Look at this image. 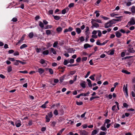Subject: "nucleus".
I'll list each match as a JSON object with an SVG mask.
<instances>
[{"label": "nucleus", "instance_id": "1", "mask_svg": "<svg viewBox=\"0 0 135 135\" xmlns=\"http://www.w3.org/2000/svg\"><path fill=\"white\" fill-rule=\"evenodd\" d=\"M95 20L93 19H92L91 23L92 26H91V27L92 28H93L94 27L98 28L99 26V24L96 23H95Z\"/></svg>", "mask_w": 135, "mask_h": 135}, {"label": "nucleus", "instance_id": "2", "mask_svg": "<svg viewBox=\"0 0 135 135\" xmlns=\"http://www.w3.org/2000/svg\"><path fill=\"white\" fill-rule=\"evenodd\" d=\"M128 51L130 53H133L135 52V51L134 50L132 46V45H129L128 47Z\"/></svg>", "mask_w": 135, "mask_h": 135}, {"label": "nucleus", "instance_id": "3", "mask_svg": "<svg viewBox=\"0 0 135 135\" xmlns=\"http://www.w3.org/2000/svg\"><path fill=\"white\" fill-rule=\"evenodd\" d=\"M135 24V21L134 19V18H132L131 19L130 21L128 22V25H133Z\"/></svg>", "mask_w": 135, "mask_h": 135}, {"label": "nucleus", "instance_id": "4", "mask_svg": "<svg viewBox=\"0 0 135 135\" xmlns=\"http://www.w3.org/2000/svg\"><path fill=\"white\" fill-rule=\"evenodd\" d=\"M112 25L109 22H107L104 24V27L106 28H108L109 27H111Z\"/></svg>", "mask_w": 135, "mask_h": 135}, {"label": "nucleus", "instance_id": "5", "mask_svg": "<svg viewBox=\"0 0 135 135\" xmlns=\"http://www.w3.org/2000/svg\"><path fill=\"white\" fill-rule=\"evenodd\" d=\"M127 87H128V85L126 84V86L125 85H124L123 86V90L124 92L125 93H128V89H127Z\"/></svg>", "mask_w": 135, "mask_h": 135}, {"label": "nucleus", "instance_id": "6", "mask_svg": "<svg viewBox=\"0 0 135 135\" xmlns=\"http://www.w3.org/2000/svg\"><path fill=\"white\" fill-rule=\"evenodd\" d=\"M80 133L81 135H87V132L85 130H83L80 131Z\"/></svg>", "mask_w": 135, "mask_h": 135}, {"label": "nucleus", "instance_id": "7", "mask_svg": "<svg viewBox=\"0 0 135 135\" xmlns=\"http://www.w3.org/2000/svg\"><path fill=\"white\" fill-rule=\"evenodd\" d=\"M26 36V35L25 34L24 35H23L22 37L21 38V39L17 43L16 45H18L20 43L22 42V41H23V40H24V37H25V36Z\"/></svg>", "mask_w": 135, "mask_h": 135}, {"label": "nucleus", "instance_id": "8", "mask_svg": "<svg viewBox=\"0 0 135 135\" xmlns=\"http://www.w3.org/2000/svg\"><path fill=\"white\" fill-rule=\"evenodd\" d=\"M89 93H81L79 95L76 96V98H79L80 96H86Z\"/></svg>", "mask_w": 135, "mask_h": 135}, {"label": "nucleus", "instance_id": "9", "mask_svg": "<svg viewBox=\"0 0 135 135\" xmlns=\"http://www.w3.org/2000/svg\"><path fill=\"white\" fill-rule=\"evenodd\" d=\"M17 127H18L21 125L20 121V120H17L15 123Z\"/></svg>", "mask_w": 135, "mask_h": 135}, {"label": "nucleus", "instance_id": "10", "mask_svg": "<svg viewBox=\"0 0 135 135\" xmlns=\"http://www.w3.org/2000/svg\"><path fill=\"white\" fill-rule=\"evenodd\" d=\"M115 34L116 36L118 38L120 37L122 35L118 31L115 32Z\"/></svg>", "mask_w": 135, "mask_h": 135}, {"label": "nucleus", "instance_id": "11", "mask_svg": "<svg viewBox=\"0 0 135 135\" xmlns=\"http://www.w3.org/2000/svg\"><path fill=\"white\" fill-rule=\"evenodd\" d=\"M46 70L47 71H49V72H50L51 74H53V71L51 68H46Z\"/></svg>", "mask_w": 135, "mask_h": 135}, {"label": "nucleus", "instance_id": "12", "mask_svg": "<svg viewBox=\"0 0 135 135\" xmlns=\"http://www.w3.org/2000/svg\"><path fill=\"white\" fill-rule=\"evenodd\" d=\"M86 31H85V32L86 33V35H87V38H88L89 36H88L89 35V33H88V32L89 31V28L87 26L86 27V28L85 29Z\"/></svg>", "mask_w": 135, "mask_h": 135}, {"label": "nucleus", "instance_id": "13", "mask_svg": "<svg viewBox=\"0 0 135 135\" xmlns=\"http://www.w3.org/2000/svg\"><path fill=\"white\" fill-rule=\"evenodd\" d=\"M87 81L88 82V85L89 87H91L92 86V85L91 83V81L89 79H87Z\"/></svg>", "mask_w": 135, "mask_h": 135}, {"label": "nucleus", "instance_id": "14", "mask_svg": "<svg viewBox=\"0 0 135 135\" xmlns=\"http://www.w3.org/2000/svg\"><path fill=\"white\" fill-rule=\"evenodd\" d=\"M131 10L133 13H135V6H132L131 8Z\"/></svg>", "mask_w": 135, "mask_h": 135}, {"label": "nucleus", "instance_id": "15", "mask_svg": "<svg viewBox=\"0 0 135 135\" xmlns=\"http://www.w3.org/2000/svg\"><path fill=\"white\" fill-rule=\"evenodd\" d=\"M93 45H90L88 44H86L84 45V48L85 49H86L88 47H92Z\"/></svg>", "mask_w": 135, "mask_h": 135}, {"label": "nucleus", "instance_id": "16", "mask_svg": "<svg viewBox=\"0 0 135 135\" xmlns=\"http://www.w3.org/2000/svg\"><path fill=\"white\" fill-rule=\"evenodd\" d=\"M50 51L52 52L53 54H56V52L55 49L53 48H51L50 49Z\"/></svg>", "mask_w": 135, "mask_h": 135}, {"label": "nucleus", "instance_id": "17", "mask_svg": "<svg viewBox=\"0 0 135 135\" xmlns=\"http://www.w3.org/2000/svg\"><path fill=\"white\" fill-rule=\"evenodd\" d=\"M38 72L40 74L43 73L44 72V70L41 68L38 69Z\"/></svg>", "mask_w": 135, "mask_h": 135}, {"label": "nucleus", "instance_id": "18", "mask_svg": "<svg viewBox=\"0 0 135 135\" xmlns=\"http://www.w3.org/2000/svg\"><path fill=\"white\" fill-rule=\"evenodd\" d=\"M56 30L58 32L60 33L62 31V28L61 27H59L56 28Z\"/></svg>", "mask_w": 135, "mask_h": 135}, {"label": "nucleus", "instance_id": "19", "mask_svg": "<svg viewBox=\"0 0 135 135\" xmlns=\"http://www.w3.org/2000/svg\"><path fill=\"white\" fill-rule=\"evenodd\" d=\"M122 72L123 73H125L127 74H131L130 72L126 70H123L122 71Z\"/></svg>", "mask_w": 135, "mask_h": 135}, {"label": "nucleus", "instance_id": "20", "mask_svg": "<svg viewBox=\"0 0 135 135\" xmlns=\"http://www.w3.org/2000/svg\"><path fill=\"white\" fill-rule=\"evenodd\" d=\"M53 16L54 17V19L56 20H59L60 18V17L59 16L53 15Z\"/></svg>", "mask_w": 135, "mask_h": 135}, {"label": "nucleus", "instance_id": "21", "mask_svg": "<svg viewBox=\"0 0 135 135\" xmlns=\"http://www.w3.org/2000/svg\"><path fill=\"white\" fill-rule=\"evenodd\" d=\"M69 9L68 8H66L65 9H64L63 10H62V13L63 14H65L66 13V11H68Z\"/></svg>", "mask_w": 135, "mask_h": 135}, {"label": "nucleus", "instance_id": "22", "mask_svg": "<svg viewBox=\"0 0 135 135\" xmlns=\"http://www.w3.org/2000/svg\"><path fill=\"white\" fill-rule=\"evenodd\" d=\"M81 30L80 28H76V31L78 34L80 33L81 32Z\"/></svg>", "mask_w": 135, "mask_h": 135}, {"label": "nucleus", "instance_id": "23", "mask_svg": "<svg viewBox=\"0 0 135 135\" xmlns=\"http://www.w3.org/2000/svg\"><path fill=\"white\" fill-rule=\"evenodd\" d=\"M27 47V45L25 44H24L22 45L20 47V49H22L26 47Z\"/></svg>", "mask_w": 135, "mask_h": 135}, {"label": "nucleus", "instance_id": "24", "mask_svg": "<svg viewBox=\"0 0 135 135\" xmlns=\"http://www.w3.org/2000/svg\"><path fill=\"white\" fill-rule=\"evenodd\" d=\"M49 51L48 50H46L44 51L42 53L44 55H47L49 54Z\"/></svg>", "mask_w": 135, "mask_h": 135}, {"label": "nucleus", "instance_id": "25", "mask_svg": "<svg viewBox=\"0 0 135 135\" xmlns=\"http://www.w3.org/2000/svg\"><path fill=\"white\" fill-rule=\"evenodd\" d=\"M95 76V75L94 74L93 75H91L90 77L89 78L91 79L92 80L94 81L95 80L94 76Z\"/></svg>", "mask_w": 135, "mask_h": 135}, {"label": "nucleus", "instance_id": "26", "mask_svg": "<svg viewBox=\"0 0 135 135\" xmlns=\"http://www.w3.org/2000/svg\"><path fill=\"white\" fill-rule=\"evenodd\" d=\"M12 70V67L10 66H9L7 68V71L8 72H10Z\"/></svg>", "mask_w": 135, "mask_h": 135}, {"label": "nucleus", "instance_id": "27", "mask_svg": "<svg viewBox=\"0 0 135 135\" xmlns=\"http://www.w3.org/2000/svg\"><path fill=\"white\" fill-rule=\"evenodd\" d=\"M29 37L30 38H32V37L33 36V33L32 32H31L29 33L28 35Z\"/></svg>", "mask_w": 135, "mask_h": 135}, {"label": "nucleus", "instance_id": "28", "mask_svg": "<svg viewBox=\"0 0 135 135\" xmlns=\"http://www.w3.org/2000/svg\"><path fill=\"white\" fill-rule=\"evenodd\" d=\"M109 22L112 25L113 24H115V21L114 19H113L111 20H110Z\"/></svg>", "mask_w": 135, "mask_h": 135}, {"label": "nucleus", "instance_id": "29", "mask_svg": "<svg viewBox=\"0 0 135 135\" xmlns=\"http://www.w3.org/2000/svg\"><path fill=\"white\" fill-rule=\"evenodd\" d=\"M65 129V128H63L60 130L59 133L57 134V135H61Z\"/></svg>", "mask_w": 135, "mask_h": 135}, {"label": "nucleus", "instance_id": "30", "mask_svg": "<svg viewBox=\"0 0 135 135\" xmlns=\"http://www.w3.org/2000/svg\"><path fill=\"white\" fill-rule=\"evenodd\" d=\"M97 32H98V36L99 37H101L102 35L101 31L100 30H97Z\"/></svg>", "mask_w": 135, "mask_h": 135}, {"label": "nucleus", "instance_id": "31", "mask_svg": "<svg viewBox=\"0 0 135 135\" xmlns=\"http://www.w3.org/2000/svg\"><path fill=\"white\" fill-rule=\"evenodd\" d=\"M49 117L47 115H46V121L47 122H49L50 121V119L49 118Z\"/></svg>", "mask_w": 135, "mask_h": 135}, {"label": "nucleus", "instance_id": "32", "mask_svg": "<svg viewBox=\"0 0 135 135\" xmlns=\"http://www.w3.org/2000/svg\"><path fill=\"white\" fill-rule=\"evenodd\" d=\"M97 132V131L96 130H94L91 133V135H94L96 134Z\"/></svg>", "mask_w": 135, "mask_h": 135}, {"label": "nucleus", "instance_id": "33", "mask_svg": "<svg viewBox=\"0 0 135 135\" xmlns=\"http://www.w3.org/2000/svg\"><path fill=\"white\" fill-rule=\"evenodd\" d=\"M39 25L41 28H43L44 27L43 23L41 21H40L39 22Z\"/></svg>", "mask_w": 135, "mask_h": 135}, {"label": "nucleus", "instance_id": "34", "mask_svg": "<svg viewBox=\"0 0 135 135\" xmlns=\"http://www.w3.org/2000/svg\"><path fill=\"white\" fill-rule=\"evenodd\" d=\"M46 33L47 35H49L51 34V31L50 30H46Z\"/></svg>", "mask_w": 135, "mask_h": 135}, {"label": "nucleus", "instance_id": "35", "mask_svg": "<svg viewBox=\"0 0 135 135\" xmlns=\"http://www.w3.org/2000/svg\"><path fill=\"white\" fill-rule=\"evenodd\" d=\"M110 122V120L108 119H106L105 120V123H107V124H109Z\"/></svg>", "mask_w": 135, "mask_h": 135}, {"label": "nucleus", "instance_id": "36", "mask_svg": "<svg viewBox=\"0 0 135 135\" xmlns=\"http://www.w3.org/2000/svg\"><path fill=\"white\" fill-rule=\"evenodd\" d=\"M58 44V42L57 41H56L55 42L53 45V47H56L57 46V45Z\"/></svg>", "mask_w": 135, "mask_h": 135}, {"label": "nucleus", "instance_id": "37", "mask_svg": "<svg viewBox=\"0 0 135 135\" xmlns=\"http://www.w3.org/2000/svg\"><path fill=\"white\" fill-rule=\"evenodd\" d=\"M48 116L50 118H51L52 117V112H50L47 114Z\"/></svg>", "mask_w": 135, "mask_h": 135}, {"label": "nucleus", "instance_id": "38", "mask_svg": "<svg viewBox=\"0 0 135 135\" xmlns=\"http://www.w3.org/2000/svg\"><path fill=\"white\" fill-rule=\"evenodd\" d=\"M80 85L83 88H85V82H84L83 83H81Z\"/></svg>", "mask_w": 135, "mask_h": 135}, {"label": "nucleus", "instance_id": "39", "mask_svg": "<svg viewBox=\"0 0 135 135\" xmlns=\"http://www.w3.org/2000/svg\"><path fill=\"white\" fill-rule=\"evenodd\" d=\"M100 129L103 131H105L107 130V129L105 127L102 126L100 128Z\"/></svg>", "mask_w": 135, "mask_h": 135}, {"label": "nucleus", "instance_id": "40", "mask_svg": "<svg viewBox=\"0 0 135 135\" xmlns=\"http://www.w3.org/2000/svg\"><path fill=\"white\" fill-rule=\"evenodd\" d=\"M52 26L51 25H48L47 26H46L45 27V29H49V28H52Z\"/></svg>", "mask_w": 135, "mask_h": 135}, {"label": "nucleus", "instance_id": "41", "mask_svg": "<svg viewBox=\"0 0 135 135\" xmlns=\"http://www.w3.org/2000/svg\"><path fill=\"white\" fill-rule=\"evenodd\" d=\"M15 61H18L21 64L23 65L25 64H26V62H23L19 60H16Z\"/></svg>", "mask_w": 135, "mask_h": 135}, {"label": "nucleus", "instance_id": "42", "mask_svg": "<svg viewBox=\"0 0 135 135\" xmlns=\"http://www.w3.org/2000/svg\"><path fill=\"white\" fill-rule=\"evenodd\" d=\"M110 16L112 17H114L115 16H117L118 15V14H115L114 13H112L110 14Z\"/></svg>", "mask_w": 135, "mask_h": 135}, {"label": "nucleus", "instance_id": "43", "mask_svg": "<svg viewBox=\"0 0 135 135\" xmlns=\"http://www.w3.org/2000/svg\"><path fill=\"white\" fill-rule=\"evenodd\" d=\"M99 98V97L98 96H96V97H91L90 98V100L91 101V100H93L94 99H95L96 98Z\"/></svg>", "mask_w": 135, "mask_h": 135}, {"label": "nucleus", "instance_id": "44", "mask_svg": "<svg viewBox=\"0 0 135 135\" xmlns=\"http://www.w3.org/2000/svg\"><path fill=\"white\" fill-rule=\"evenodd\" d=\"M120 126V125L118 124H115L114 125V127L115 128H118Z\"/></svg>", "mask_w": 135, "mask_h": 135}, {"label": "nucleus", "instance_id": "45", "mask_svg": "<svg viewBox=\"0 0 135 135\" xmlns=\"http://www.w3.org/2000/svg\"><path fill=\"white\" fill-rule=\"evenodd\" d=\"M17 21V18L16 17H14L12 18V20H11V21H12L13 22H16Z\"/></svg>", "mask_w": 135, "mask_h": 135}, {"label": "nucleus", "instance_id": "46", "mask_svg": "<svg viewBox=\"0 0 135 135\" xmlns=\"http://www.w3.org/2000/svg\"><path fill=\"white\" fill-rule=\"evenodd\" d=\"M35 50L36 51V52L37 53H38L41 51V49L40 48L38 49V48H36V49H35Z\"/></svg>", "mask_w": 135, "mask_h": 135}, {"label": "nucleus", "instance_id": "47", "mask_svg": "<svg viewBox=\"0 0 135 135\" xmlns=\"http://www.w3.org/2000/svg\"><path fill=\"white\" fill-rule=\"evenodd\" d=\"M95 21L97 22L100 23H102V21L98 19H97L96 20H95Z\"/></svg>", "mask_w": 135, "mask_h": 135}, {"label": "nucleus", "instance_id": "48", "mask_svg": "<svg viewBox=\"0 0 135 135\" xmlns=\"http://www.w3.org/2000/svg\"><path fill=\"white\" fill-rule=\"evenodd\" d=\"M98 12L99 11H96L95 12V13L96 14V17H99L100 15V14L98 13Z\"/></svg>", "mask_w": 135, "mask_h": 135}, {"label": "nucleus", "instance_id": "49", "mask_svg": "<svg viewBox=\"0 0 135 135\" xmlns=\"http://www.w3.org/2000/svg\"><path fill=\"white\" fill-rule=\"evenodd\" d=\"M87 59V58L86 57H83L82 58V61H86V60Z\"/></svg>", "mask_w": 135, "mask_h": 135}, {"label": "nucleus", "instance_id": "50", "mask_svg": "<svg viewBox=\"0 0 135 135\" xmlns=\"http://www.w3.org/2000/svg\"><path fill=\"white\" fill-rule=\"evenodd\" d=\"M45 60L43 59H41L40 60V62L42 64H43L45 63Z\"/></svg>", "mask_w": 135, "mask_h": 135}, {"label": "nucleus", "instance_id": "51", "mask_svg": "<svg viewBox=\"0 0 135 135\" xmlns=\"http://www.w3.org/2000/svg\"><path fill=\"white\" fill-rule=\"evenodd\" d=\"M74 3H70L69 5V7L70 8H71L72 7H73L74 6Z\"/></svg>", "mask_w": 135, "mask_h": 135}, {"label": "nucleus", "instance_id": "52", "mask_svg": "<svg viewBox=\"0 0 135 135\" xmlns=\"http://www.w3.org/2000/svg\"><path fill=\"white\" fill-rule=\"evenodd\" d=\"M79 39L81 42L83 41L84 40V37L81 36L79 38Z\"/></svg>", "mask_w": 135, "mask_h": 135}, {"label": "nucleus", "instance_id": "53", "mask_svg": "<svg viewBox=\"0 0 135 135\" xmlns=\"http://www.w3.org/2000/svg\"><path fill=\"white\" fill-rule=\"evenodd\" d=\"M101 43H100V41L99 40H98L96 42L97 45H101Z\"/></svg>", "mask_w": 135, "mask_h": 135}, {"label": "nucleus", "instance_id": "54", "mask_svg": "<svg viewBox=\"0 0 135 135\" xmlns=\"http://www.w3.org/2000/svg\"><path fill=\"white\" fill-rule=\"evenodd\" d=\"M19 73H27L28 72L27 71L25 70L24 71H19Z\"/></svg>", "mask_w": 135, "mask_h": 135}, {"label": "nucleus", "instance_id": "55", "mask_svg": "<svg viewBox=\"0 0 135 135\" xmlns=\"http://www.w3.org/2000/svg\"><path fill=\"white\" fill-rule=\"evenodd\" d=\"M81 58L80 57H78L76 60V61L77 62H80L81 61Z\"/></svg>", "mask_w": 135, "mask_h": 135}, {"label": "nucleus", "instance_id": "56", "mask_svg": "<svg viewBox=\"0 0 135 135\" xmlns=\"http://www.w3.org/2000/svg\"><path fill=\"white\" fill-rule=\"evenodd\" d=\"M54 113L55 115H57L58 114V112L57 110L55 109L54 111Z\"/></svg>", "mask_w": 135, "mask_h": 135}, {"label": "nucleus", "instance_id": "57", "mask_svg": "<svg viewBox=\"0 0 135 135\" xmlns=\"http://www.w3.org/2000/svg\"><path fill=\"white\" fill-rule=\"evenodd\" d=\"M76 104L78 105H81L83 104L82 102H76Z\"/></svg>", "mask_w": 135, "mask_h": 135}, {"label": "nucleus", "instance_id": "58", "mask_svg": "<svg viewBox=\"0 0 135 135\" xmlns=\"http://www.w3.org/2000/svg\"><path fill=\"white\" fill-rule=\"evenodd\" d=\"M74 62V60L73 59H71L69 61V63H70V64L73 63Z\"/></svg>", "mask_w": 135, "mask_h": 135}, {"label": "nucleus", "instance_id": "59", "mask_svg": "<svg viewBox=\"0 0 135 135\" xmlns=\"http://www.w3.org/2000/svg\"><path fill=\"white\" fill-rule=\"evenodd\" d=\"M68 63H69L68 61L67 60H65L64 61V65H66Z\"/></svg>", "mask_w": 135, "mask_h": 135}, {"label": "nucleus", "instance_id": "60", "mask_svg": "<svg viewBox=\"0 0 135 135\" xmlns=\"http://www.w3.org/2000/svg\"><path fill=\"white\" fill-rule=\"evenodd\" d=\"M53 12V11L52 10H50L49 11V14H52Z\"/></svg>", "mask_w": 135, "mask_h": 135}, {"label": "nucleus", "instance_id": "61", "mask_svg": "<svg viewBox=\"0 0 135 135\" xmlns=\"http://www.w3.org/2000/svg\"><path fill=\"white\" fill-rule=\"evenodd\" d=\"M64 77H62L60 78V82L61 83H62V82L63 80H64Z\"/></svg>", "mask_w": 135, "mask_h": 135}, {"label": "nucleus", "instance_id": "62", "mask_svg": "<svg viewBox=\"0 0 135 135\" xmlns=\"http://www.w3.org/2000/svg\"><path fill=\"white\" fill-rule=\"evenodd\" d=\"M97 32V31L94 30L92 32V34L96 35Z\"/></svg>", "mask_w": 135, "mask_h": 135}, {"label": "nucleus", "instance_id": "63", "mask_svg": "<svg viewBox=\"0 0 135 135\" xmlns=\"http://www.w3.org/2000/svg\"><path fill=\"white\" fill-rule=\"evenodd\" d=\"M108 97L109 99H112V96L111 94H109L108 95V96H106V97L107 98Z\"/></svg>", "mask_w": 135, "mask_h": 135}, {"label": "nucleus", "instance_id": "64", "mask_svg": "<svg viewBox=\"0 0 135 135\" xmlns=\"http://www.w3.org/2000/svg\"><path fill=\"white\" fill-rule=\"evenodd\" d=\"M91 37L92 38H97L98 36L96 35H92Z\"/></svg>", "mask_w": 135, "mask_h": 135}]
</instances>
